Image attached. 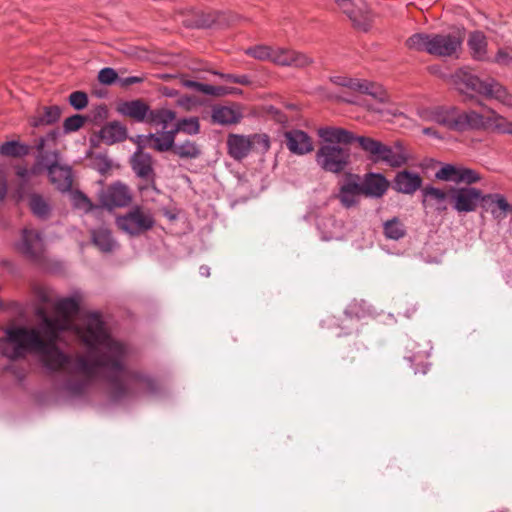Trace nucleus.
<instances>
[{"instance_id":"f257e3e1","label":"nucleus","mask_w":512,"mask_h":512,"mask_svg":"<svg viewBox=\"0 0 512 512\" xmlns=\"http://www.w3.org/2000/svg\"><path fill=\"white\" fill-rule=\"evenodd\" d=\"M56 309L62 318H50L40 311L39 329L10 327L0 338V353L10 360L36 354L50 372L60 373L59 389L70 397L82 395L97 378L108 383L115 401H133L156 395L157 382L148 374L128 367L130 348L114 339L97 313L73 325L69 317L79 310L73 297L59 299Z\"/></svg>"},{"instance_id":"f03ea898","label":"nucleus","mask_w":512,"mask_h":512,"mask_svg":"<svg viewBox=\"0 0 512 512\" xmlns=\"http://www.w3.org/2000/svg\"><path fill=\"white\" fill-rule=\"evenodd\" d=\"M426 122H435L451 131L493 130L498 133L512 134V122L492 109L488 115L475 110H461L456 106H436L423 108L418 112Z\"/></svg>"},{"instance_id":"7ed1b4c3","label":"nucleus","mask_w":512,"mask_h":512,"mask_svg":"<svg viewBox=\"0 0 512 512\" xmlns=\"http://www.w3.org/2000/svg\"><path fill=\"white\" fill-rule=\"evenodd\" d=\"M435 177L441 181L465 184L449 189V201L458 214L474 212L480 206L483 192L472 187L482 179L478 171L463 165L445 164L435 173Z\"/></svg>"},{"instance_id":"20e7f679","label":"nucleus","mask_w":512,"mask_h":512,"mask_svg":"<svg viewBox=\"0 0 512 512\" xmlns=\"http://www.w3.org/2000/svg\"><path fill=\"white\" fill-rule=\"evenodd\" d=\"M455 85L459 93L465 96V101L472 100L474 96L471 92H475L487 99H494L507 107H512V94L494 78L482 80L469 71L460 69L455 74Z\"/></svg>"},{"instance_id":"39448f33","label":"nucleus","mask_w":512,"mask_h":512,"mask_svg":"<svg viewBox=\"0 0 512 512\" xmlns=\"http://www.w3.org/2000/svg\"><path fill=\"white\" fill-rule=\"evenodd\" d=\"M56 132H50L46 137H41L37 144V164L43 166L48 173L50 182L62 193L71 191L73 185V173L70 166L60 163L58 151H45V142L54 141Z\"/></svg>"},{"instance_id":"423d86ee","label":"nucleus","mask_w":512,"mask_h":512,"mask_svg":"<svg viewBox=\"0 0 512 512\" xmlns=\"http://www.w3.org/2000/svg\"><path fill=\"white\" fill-rule=\"evenodd\" d=\"M357 142L374 163H384L391 168H400L411 159L410 153L402 141L386 145L370 137L359 136Z\"/></svg>"},{"instance_id":"0eeeda50","label":"nucleus","mask_w":512,"mask_h":512,"mask_svg":"<svg viewBox=\"0 0 512 512\" xmlns=\"http://www.w3.org/2000/svg\"><path fill=\"white\" fill-rule=\"evenodd\" d=\"M350 153L339 145H322L316 153L317 164L326 172L340 173L349 163Z\"/></svg>"},{"instance_id":"6e6552de","label":"nucleus","mask_w":512,"mask_h":512,"mask_svg":"<svg viewBox=\"0 0 512 512\" xmlns=\"http://www.w3.org/2000/svg\"><path fill=\"white\" fill-rule=\"evenodd\" d=\"M152 214L141 207H133L126 214L116 218L117 226L129 235H139L154 226Z\"/></svg>"},{"instance_id":"1a4fd4ad","label":"nucleus","mask_w":512,"mask_h":512,"mask_svg":"<svg viewBox=\"0 0 512 512\" xmlns=\"http://www.w3.org/2000/svg\"><path fill=\"white\" fill-rule=\"evenodd\" d=\"M464 40L463 32L432 34L429 54L439 57H452L461 49Z\"/></svg>"},{"instance_id":"9d476101","label":"nucleus","mask_w":512,"mask_h":512,"mask_svg":"<svg viewBox=\"0 0 512 512\" xmlns=\"http://www.w3.org/2000/svg\"><path fill=\"white\" fill-rule=\"evenodd\" d=\"M16 249L33 262H40L44 258V240L37 230L24 228Z\"/></svg>"},{"instance_id":"9b49d317","label":"nucleus","mask_w":512,"mask_h":512,"mask_svg":"<svg viewBox=\"0 0 512 512\" xmlns=\"http://www.w3.org/2000/svg\"><path fill=\"white\" fill-rule=\"evenodd\" d=\"M338 7L361 30H368L371 15L364 0H335Z\"/></svg>"},{"instance_id":"f8f14e48","label":"nucleus","mask_w":512,"mask_h":512,"mask_svg":"<svg viewBox=\"0 0 512 512\" xmlns=\"http://www.w3.org/2000/svg\"><path fill=\"white\" fill-rule=\"evenodd\" d=\"M480 207L492 215L498 222L504 220L509 212L512 211V205L500 193H482Z\"/></svg>"},{"instance_id":"ddd939ff","label":"nucleus","mask_w":512,"mask_h":512,"mask_svg":"<svg viewBox=\"0 0 512 512\" xmlns=\"http://www.w3.org/2000/svg\"><path fill=\"white\" fill-rule=\"evenodd\" d=\"M99 200L103 207L112 209L127 206L131 201V195L126 185L115 183L100 193Z\"/></svg>"},{"instance_id":"4468645a","label":"nucleus","mask_w":512,"mask_h":512,"mask_svg":"<svg viewBox=\"0 0 512 512\" xmlns=\"http://www.w3.org/2000/svg\"><path fill=\"white\" fill-rule=\"evenodd\" d=\"M271 62L280 66L303 68L312 63V59L300 52L283 47L273 48Z\"/></svg>"},{"instance_id":"2eb2a0df","label":"nucleus","mask_w":512,"mask_h":512,"mask_svg":"<svg viewBox=\"0 0 512 512\" xmlns=\"http://www.w3.org/2000/svg\"><path fill=\"white\" fill-rule=\"evenodd\" d=\"M362 195L370 198H381L387 192L390 183L381 173H367L359 183Z\"/></svg>"},{"instance_id":"dca6fc26","label":"nucleus","mask_w":512,"mask_h":512,"mask_svg":"<svg viewBox=\"0 0 512 512\" xmlns=\"http://www.w3.org/2000/svg\"><path fill=\"white\" fill-rule=\"evenodd\" d=\"M422 183L423 179L418 173L402 170L396 173L392 188L399 193L412 195L421 188Z\"/></svg>"},{"instance_id":"f3484780","label":"nucleus","mask_w":512,"mask_h":512,"mask_svg":"<svg viewBox=\"0 0 512 512\" xmlns=\"http://www.w3.org/2000/svg\"><path fill=\"white\" fill-rule=\"evenodd\" d=\"M116 110L124 117L131 118L138 123H146L150 106L142 99H134L119 102Z\"/></svg>"},{"instance_id":"a211bd4d","label":"nucleus","mask_w":512,"mask_h":512,"mask_svg":"<svg viewBox=\"0 0 512 512\" xmlns=\"http://www.w3.org/2000/svg\"><path fill=\"white\" fill-rule=\"evenodd\" d=\"M284 137L288 150L293 154L305 155L313 151V142L310 136L302 130L286 131Z\"/></svg>"},{"instance_id":"6ab92c4d","label":"nucleus","mask_w":512,"mask_h":512,"mask_svg":"<svg viewBox=\"0 0 512 512\" xmlns=\"http://www.w3.org/2000/svg\"><path fill=\"white\" fill-rule=\"evenodd\" d=\"M331 81L339 86L347 87L353 91H359L361 93L371 95L374 98H378L380 100L383 99V92L381 86L368 82L366 80L362 81L358 79L335 76L331 78Z\"/></svg>"},{"instance_id":"aec40b11","label":"nucleus","mask_w":512,"mask_h":512,"mask_svg":"<svg viewBox=\"0 0 512 512\" xmlns=\"http://www.w3.org/2000/svg\"><path fill=\"white\" fill-rule=\"evenodd\" d=\"M143 149L137 146V150L131 157V166L139 178L148 181L152 180L155 176L153 158L151 154L144 152Z\"/></svg>"},{"instance_id":"412c9836","label":"nucleus","mask_w":512,"mask_h":512,"mask_svg":"<svg viewBox=\"0 0 512 512\" xmlns=\"http://www.w3.org/2000/svg\"><path fill=\"white\" fill-rule=\"evenodd\" d=\"M212 121L219 125H231L241 121L243 113L237 104L226 106L218 105L212 109Z\"/></svg>"},{"instance_id":"4be33fe9","label":"nucleus","mask_w":512,"mask_h":512,"mask_svg":"<svg viewBox=\"0 0 512 512\" xmlns=\"http://www.w3.org/2000/svg\"><path fill=\"white\" fill-rule=\"evenodd\" d=\"M362 195L359 182L356 178L351 177L344 181L340 186L337 198L341 205L345 208H351L359 203L360 196Z\"/></svg>"},{"instance_id":"5701e85b","label":"nucleus","mask_w":512,"mask_h":512,"mask_svg":"<svg viewBox=\"0 0 512 512\" xmlns=\"http://www.w3.org/2000/svg\"><path fill=\"white\" fill-rule=\"evenodd\" d=\"M467 46L474 60L490 62V56L488 54V40L483 32H471L467 40Z\"/></svg>"},{"instance_id":"b1692460","label":"nucleus","mask_w":512,"mask_h":512,"mask_svg":"<svg viewBox=\"0 0 512 512\" xmlns=\"http://www.w3.org/2000/svg\"><path fill=\"white\" fill-rule=\"evenodd\" d=\"M318 135L328 144H350L357 141V137L350 131L339 127H323L318 130Z\"/></svg>"},{"instance_id":"393cba45","label":"nucleus","mask_w":512,"mask_h":512,"mask_svg":"<svg viewBox=\"0 0 512 512\" xmlns=\"http://www.w3.org/2000/svg\"><path fill=\"white\" fill-rule=\"evenodd\" d=\"M229 154L236 160L245 158L251 150L252 142L243 135H230L227 140Z\"/></svg>"},{"instance_id":"a878e982","label":"nucleus","mask_w":512,"mask_h":512,"mask_svg":"<svg viewBox=\"0 0 512 512\" xmlns=\"http://www.w3.org/2000/svg\"><path fill=\"white\" fill-rule=\"evenodd\" d=\"M99 138L109 145L121 142L127 138V129L117 121L110 122L101 128Z\"/></svg>"},{"instance_id":"bb28decb","label":"nucleus","mask_w":512,"mask_h":512,"mask_svg":"<svg viewBox=\"0 0 512 512\" xmlns=\"http://www.w3.org/2000/svg\"><path fill=\"white\" fill-rule=\"evenodd\" d=\"M137 146L140 148H152L158 152L172 151V144L161 134L150 133L148 135H139Z\"/></svg>"},{"instance_id":"cd10ccee","label":"nucleus","mask_w":512,"mask_h":512,"mask_svg":"<svg viewBox=\"0 0 512 512\" xmlns=\"http://www.w3.org/2000/svg\"><path fill=\"white\" fill-rule=\"evenodd\" d=\"M176 120V112L166 107L151 109L148 113L146 124L160 126L162 130L168 128L169 124Z\"/></svg>"},{"instance_id":"c85d7f7f","label":"nucleus","mask_w":512,"mask_h":512,"mask_svg":"<svg viewBox=\"0 0 512 512\" xmlns=\"http://www.w3.org/2000/svg\"><path fill=\"white\" fill-rule=\"evenodd\" d=\"M422 194L424 204L429 203L435 205L439 212L447 209L446 201L449 200V190L445 192L439 188L427 186L422 190Z\"/></svg>"},{"instance_id":"c756f323","label":"nucleus","mask_w":512,"mask_h":512,"mask_svg":"<svg viewBox=\"0 0 512 512\" xmlns=\"http://www.w3.org/2000/svg\"><path fill=\"white\" fill-rule=\"evenodd\" d=\"M92 242L104 253L112 252L117 247L116 240L106 228H99L92 231Z\"/></svg>"},{"instance_id":"7c9ffc66","label":"nucleus","mask_w":512,"mask_h":512,"mask_svg":"<svg viewBox=\"0 0 512 512\" xmlns=\"http://www.w3.org/2000/svg\"><path fill=\"white\" fill-rule=\"evenodd\" d=\"M62 110L59 106H47L42 111H39L37 115L31 118V125L34 127L42 125H51L57 122L61 116Z\"/></svg>"},{"instance_id":"2f4dec72","label":"nucleus","mask_w":512,"mask_h":512,"mask_svg":"<svg viewBox=\"0 0 512 512\" xmlns=\"http://www.w3.org/2000/svg\"><path fill=\"white\" fill-rule=\"evenodd\" d=\"M29 207L32 213L41 220H46L50 216L51 206L40 194L32 193L29 196Z\"/></svg>"},{"instance_id":"473e14b6","label":"nucleus","mask_w":512,"mask_h":512,"mask_svg":"<svg viewBox=\"0 0 512 512\" xmlns=\"http://www.w3.org/2000/svg\"><path fill=\"white\" fill-rule=\"evenodd\" d=\"M172 152L181 159H196L201 155L200 146L191 140L176 143Z\"/></svg>"},{"instance_id":"72a5a7b5","label":"nucleus","mask_w":512,"mask_h":512,"mask_svg":"<svg viewBox=\"0 0 512 512\" xmlns=\"http://www.w3.org/2000/svg\"><path fill=\"white\" fill-rule=\"evenodd\" d=\"M431 39L432 34L415 33L405 41V45L409 50L426 52L429 54Z\"/></svg>"},{"instance_id":"f704fd0d","label":"nucleus","mask_w":512,"mask_h":512,"mask_svg":"<svg viewBox=\"0 0 512 512\" xmlns=\"http://www.w3.org/2000/svg\"><path fill=\"white\" fill-rule=\"evenodd\" d=\"M383 233L386 238L397 241L406 235V227L399 218L394 217L383 223Z\"/></svg>"},{"instance_id":"c9c22d12","label":"nucleus","mask_w":512,"mask_h":512,"mask_svg":"<svg viewBox=\"0 0 512 512\" xmlns=\"http://www.w3.org/2000/svg\"><path fill=\"white\" fill-rule=\"evenodd\" d=\"M229 24L230 21L227 19L226 15L219 11L203 13L195 23L197 27L203 28H208L213 25L225 26Z\"/></svg>"},{"instance_id":"e433bc0d","label":"nucleus","mask_w":512,"mask_h":512,"mask_svg":"<svg viewBox=\"0 0 512 512\" xmlns=\"http://www.w3.org/2000/svg\"><path fill=\"white\" fill-rule=\"evenodd\" d=\"M29 146L18 141H7L0 146V154L8 157H23L29 154Z\"/></svg>"},{"instance_id":"4c0bfd02","label":"nucleus","mask_w":512,"mask_h":512,"mask_svg":"<svg viewBox=\"0 0 512 512\" xmlns=\"http://www.w3.org/2000/svg\"><path fill=\"white\" fill-rule=\"evenodd\" d=\"M182 133L196 135L200 132V123L197 117L181 118L176 120Z\"/></svg>"},{"instance_id":"58836bf2","label":"nucleus","mask_w":512,"mask_h":512,"mask_svg":"<svg viewBox=\"0 0 512 512\" xmlns=\"http://www.w3.org/2000/svg\"><path fill=\"white\" fill-rule=\"evenodd\" d=\"M273 48L274 47L267 46V45H257V46L248 48L245 51V53L257 60L271 61Z\"/></svg>"},{"instance_id":"ea45409f","label":"nucleus","mask_w":512,"mask_h":512,"mask_svg":"<svg viewBox=\"0 0 512 512\" xmlns=\"http://www.w3.org/2000/svg\"><path fill=\"white\" fill-rule=\"evenodd\" d=\"M317 226H318V229L321 231L322 238L324 240H330V239L334 238L335 234H336L334 229L339 227V225L337 224L335 219L332 217H330L326 220L319 221L317 223Z\"/></svg>"},{"instance_id":"a19ab883","label":"nucleus","mask_w":512,"mask_h":512,"mask_svg":"<svg viewBox=\"0 0 512 512\" xmlns=\"http://www.w3.org/2000/svg\"><path fill=\"white\" fill-rule=\"evenodd\" d=\"M72 202L74 207L83 210L85 213H88L94 209L93 203L81 191H75L72 193Z\"/></svg>"},{"instance_id":"79ce46f5","label":"nucleus","mask_w":512,"mask_h":512,"mask_svg":"<svg viewBox=\"0 0 512 512\" xmlns=\"http://www.w3.org/2000/svg\"><path fill=\"white\" fill-rule=\"evenodd\" d=\"M85 122V117L79 114L72 115L65 119L63 128L66 133L75 132L79 130Z\"/></svg>"},{"instance_id":"37998d69","label":"nucleus","mask_w":512,"mask_h":512,"mask_svg":"<svg viewBox=\"0 0 512 512\" xmlns=\"http://www.w3.org/2000/svg\"><path fill=\"white\" fill-rule=\"evenodd\" d=\"M490 62L499 66H509L512 64V50L509 48L498 49L494 58L490 57Z\"/></svg>"},{"instance_id":"c03bdc74","label":"nucleus","mask_w":512,"mask_h":512,"mask_svg":"<svg viewBox=\"0 0 512 512\" xmlns=\"http://www.w3.org/2000/svg\"><path fill=\"white\" fill-rule=\"evenodd\" d=\"M69 104L76 110H82L88 104V96L82 91L72 92L69 95Z\"/></svg>"},{"instance_id":"a18cd8bd","label":"nucleus","mask_w":512,"mask_h":512,"mask_svg":"<svg viewBox=\"0 0 512 512\" xmlns=\"http://www.w3.org/2000/svg\"><path fill=\"white\" fill-rule=\"evenodd\" d=\"M118 75L113 68L106 67L99 71L98 80L104 85H111L115 81H118Z\"/></svg>"},{"instance_id":"49530a36","label":"nucleus","mask_w":512,"mask_h":512,"mask_svg":"<svg viewBox=\"0 0 512 512\" xmlns=\"http://www.w3.org/2000/svg\"><path fill=\"white\" fill-rule=\"evenodd\" d=\"M215 74L219 75L222 79H224L227 82L237 83L245 86L251 84V79L248 75L223 74L218 72H215Z\"/></svg>"},{"instance_id":"de8ad7c7","label":"nucleus","mask_w":512,"mask_h":512,"mask_svg":"<svg viewBox=\"0 0 512 512\" xmlns=\"http://www.w3.org/2000/svg\"><path fill=\"white\" fill-rule=\"evenodd\" d=\"M198 92H201L206 95L222 96L225 95V87L200 83Z\"/></svg>"},{"instance_id":"09e8293b","label":"nucleus","mask_w":512,"mask_h":512,"mask_svg":"<svg viewBox=\"0 0 512 512\" xmlns=\"http://www.w3.org/2000/svg\"><path fill=\"white\" fill-rule=\"evenodd\" d=\"M163 133V136L172 144V146L174 147V145L176 144L175 143V139H176V136L177 134L179 133H182L181 130H180V127H179V124L178 122L176 121L173 128L170 129V130H163L162 131Z\"/></svg>"},{"instance_id":"8fccbe9b","label":"nucleus","mask_w":512,"mask_h":512,"mask_svg":"<svg viewBox=\"0 0 512 512\" xmlns=\"http://www.w3.org/2000/svg\"><path fill=\"white\" fill-rule=\"evenodd\" d=\"M144 79L145 78L143 76H129V77H124V78H119L118 83L121 87L125 88V87L131 86L133 84L142 83L144 81Z\"/></svg>"},{"instance_id":"3c124183","label":"nucleus","mask_w":512,"mask_h":512,"mask_svg":"<svg viewBox=\"0 0 512 512\" xmlns=\"http://www.w3.org/2000/svg\"><path fill=\"white\" fill-rule=\"evenodd\" d=\"M7 194V181L5 175L0 172V201L6 198Z\"/></svg>"},{"instance_id":"603ef678","label":"nucleus","mask_w":512,"mask_h":512,"mask_svg":"<svg viewBox=\"0 0 512 512\" xmlns=\"http://www.w3.org/2000/svg\"><path fill=\"white\" fill-rule=\"evenodd\" d=\"M271 113L273 115V118L281 123V124H285L288 122V118L286 115H284L281 111L275 109V108H271Z\"/></svg>"},{"instance_id":"864d4df0","label":"nucleus","mask_w":512,"mask_h":512,"mask_svg":"<svg viewBox=\"0 0 512 512\" xmlns=\"http://www.w3.org/2000/svg\"><path fill=\"white\" fill-rule=\"evenodd\" d=\"M346 314L349 316H355L357 318H360L363 316V313H360L358 311V303L350 304L346 310Z\"/></svg>"},{"instance_id":"5fc2aeb1","label":"nucleus","mask_w":512,"mask_h":512,"mask_svg":"<svg viewBox=\"0 0 512 512\" xmlns=\"http://www.w3.org/2000/svg\"><path fill=\"white\" fill-rule=\"evenodd\" d=\"M29 174L30 171L26 167L18 166L16 168V175L23 180H26L29 177Z\"/></svg>"},{"instance_id":"6e6d98bb","label":"nucleus","mask_w":512,"mask_h":512,"mask_svg":"<svg viewBox=\"0 0 512 512\" xmlns=\"http://www.w3.org/2000/svg\"><path fill=\"white\" fill-rule=\"evenodd\" d=\"M183 85L187 88H191L196 91H199L200 82L193 81V80H185V81H183Z\"/></svg>"},{"instance_id":"4d7b16f0","label":"nucleus","mask_w":512,"mask_h":512,"mask_svg":"<svg viewBox=\"0 0 512 512\" xmlns=\"http://www.w3.org/2000/svg\"><path fill=\"white\" fill-rule=\"evenodd\" d=\"M38 297L43 303H49L51 301L49 293L45 290H40L38 292Z\"/></svg>"},{"instance_id":"13d9d810","label":"nucleus","mask_w":512,"mask_h":512,"mask_svg":"<svg viewBox=\"0 0 512 512\" xmlns=\"http://www.w3.org/2000/svg\"><path fill=\"white\" fill-rule=\"evenodd\" d=\"M199 273H200L202 276L209 277V276H210V267H208V266H206V265H202V266H200V268H199Z\"/></svg>"},{"instance_id":"bf43d9fd","label":"nucleus","mask_w":512,"mask_h":512,"mask_svg":"<svg viewBox=\"0 0 512 512\" xmlns=\"http://www.w3.org/2000/svg\"><path fill=\"white\" fill-rule=\"evenodd\" d=\"M423 133L425 135H431V136L438 137L437 132L433 128H430V127L424 128Z\"/></svg>"},{"instance_id":"052dcab7","label":"nucleus","mask_w":512,"mask_h":512,"mask_svg":"<svg viewBox=\"0 0 512 512\" xmlns=\"http://www.w3.org/2000/svg\"><path fill=\"white\" fill-rule=\"evenodd\" d=\"M241 90L238 88H226L225 87V95L226 94H240Z\"/></svg>"},{"instance_id":"680f3d73","label":"nucleus","mask_w":512,"mask_h":512,"mask_svg":"<svg viewBox=\"0 0 512 512\" xmlns=\"http://www.w3.org/2000/svg\"><path fill=\"white\" fill-rule=\"evenodd\" d=\"M264 141H265V146H266V148H268V147H269V141H268V139L266 138Z\"/></svg>"}]
</instances>
